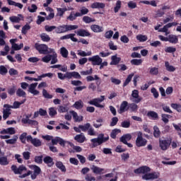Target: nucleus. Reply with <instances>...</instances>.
I'll return each mask as SVG.
<instances>
[{
    "instance_id": "nucleus-1",
    "label": "nucleus",
    "mask_w": 181,
    "mask_h": 181,
    "mask_svg": "<svg viewBox=\"0 0 181 181\" xmlns=\"http://www.w3.org/2000/svg\"><path fill=\"white\" fill-rule=\"evenodd\" d=\"M109 139L110 136H107L104 137V134H100L98 135V138L92 139L90 142H92L93 148H95L99 146V145L104 144V142H107Z\"/></svg>"
},
{
    "instance_id": "nucleus-2",
    "label": "nucleus",
    "mask_w": 181,
    "mask_h": 181,
    "mask_svg": "<svg viewBox=\"0 0 181 181\" xmlns=\"http://www.w3.org/2000/svg\"><path fill=\"white\" fill-rule=\"evenodd\" d=\"M35 48L37 52L40 53V54H50V50H54L53 48H49L47 45L45 44H39L35 43Z\"/></svg>"
},
{
    "instance_id": "nucleus-3",
    "label": "nucleus",
    "mask_w": 181,
    "mask_h": 181,
    "mask_svg": "<svg viewBox=\"0 0 181 181\" xmlns=\"http://www.w3.org/2000/svg\"><path fill=\"white\" fill-rule=\"evenodd\" d=\"M137 138L136 139V145L139 148H141L142 146H146V144H148V141L146 140V139H144V136H142V132H136Z\"/></svg>"
},
{
    "instance_id": "nucleus-4",
    "label": "nucleus",
    "mask_w": 181,
    "mask_h": 181,
    "mask_svg": "<svg viewBox=\"0 0 181 181\" xmlns=\"http://www.w3.org/2000/svg\"><path fill=\"white\" fill-rule=\"evenodd\" d=\"M105 100V96L101 95L100 98H94L88 102L90 105H94L98 108H104V105H101V103Z\"/></svg>"
},
{
    "instance_id": "nucleus-5",
    "label": "nucleus",
    "mask_w": 181,
    "mask_h": 181,
    "mask_svg": "<svg viewBox=\"0 0 181 181\" xmlns=\"http://www.w3.org/2000/svg\"><path fill=\"white\" fill-rule=\"evenodd\" d=\"M130 100L135 104H139L142 101V97L139 96V91L138 90H132Z\"/></svg>"
},
{
    "instance_id": "nucleus-6",
    "label": "nucleus",
    "mask_w": 181,
    "mask_h": 181,
    "mask_svg": "<svg viewBox=\"0 0 181 181\" xmlns=\"http://www.w3.org/2000/svg\"><path fill=\"white\" fill-rule=\"evenodd\" d=\"M11 170L13 171L15 175H22L23 172H26L28 170V168H26L23 165H20L18 168L16 165H11Z\"/></svg>"
},
{
    "instance_id": "nucleus-7",
    "label": "nucleus",
    "mask_w": 181,
    "mask_h": 181,
    "mask_svg": "<svg viewBox=\"0 0 181 181\" xmlns=\"http://www.w3.org/2000/svg\"><path fill=\"white\" fill-rule=\"evenodd\" d=\"M177 23L176 22L169 23L167 25H164L163 28L159 29L158 32L165 33V35L168 36V35L170 34V31H169L170 28H172L173 26H177Z\"/></svg>"
},
{
    "instance_id": "nucleus-8",
    "label": "nucleus",
    "mask_w": 181,
    "mask_h": 181,
    "mask_svg": "<svg viewBox=\"0 0 181 181\" xmlns=\"http://www.w3.org/2000/svg\"><path fill=\"white\" fill-rule=\"evenodd\" d=\"M27 141L30 142L35 148H39V146H42V141L37 138L33 139L32 136L29 135L27 136Z\"/></svg>"
},
{
    "instance_id": "nucleus-9",
    "label": "nucleus",
    "mask_w": 181,
    "mask_h": 181,
    "mask_svg": "<svg viewBox=\"0 0 181 181\" xmlns=\"http://www.w3.org/2000/svg\"><path fill=\"white\" fill-rule=\"evenodd\" d=\"M88 60L92 63L93 66H100L103 62V58L100 57L99 55H95L89 57Z\"/></svg>"
},
{
    "instance_id": "nucleus-10",
    "label": "nucleus",
    "mask_w": 181,
    "mask_h": 181,
    "mask_svg": "<svg viewBox=\"0 0 181 181\" xmlns=\"http://www.w3.org/2000/svg\"><path fill=\"white\" fill-rule=\"evenodd\" d=\"M159 144L162 151H166L170 146V144H172V139L160 140Z\"/></svg>"
},
{
    "instance_id": "nucleus-11",
    "label": "nucleus",
    "mask_w": 181,
    "mask_h": 181,
    "mask_svg": "<svg viewBox=\"0 0 181 181\" xmlns=\"http://www.w3.org/2000/svg\"><path fill=\"white\" fill-rule=\"evenodd\" d=\"M25 103H26V98L23 99L21 102L15 101L13 103V105L5 104L4 107H8V108L10 109L12 108V109L16 110L18 108H21V105H22V104H25Z\"/></svg>"
},
{
    "instance_id": "nucleus-12",
    "label": "nucleus",
    "mask_w": 181,
    "mask_h": 181,
    "mask_svg": "<svg viewBox=\"0 0 181 181\" xmlns=\"http://www.w3.org/2000/svg\"><path fill=\"white\" fill-rule=\"evenodd\" d=\"M36 87H37V83H34L29 85L28 93H30V94H33V95H39L40 92L36 90Z\"/></svg>"
},
{
    "instance_id": "nucleus-13",
    "label": "nucleus",
    "mask_w": 181,
    "mask_h": 181,
    "mask_svg": "<svg viewBox=\"0 0 181 181\" xmlns=\"http://www.w3.org/2000/svg\"><path fill=\"white\" fill-rule=\"evenodd\" d=\"M158 177H159V173H148L142 176L144 180H153L154 179H158Z\"/></svg>"
},
{
    "instance_id": "nucleus-14",
    "label": "nucleus",
    "mask_w": 181,
    "mask_h": 181,
    "mask_svg": "<svg viewBox=\"0 0 181 181\" xmlns=\"http://www.w3.org/2000/svg\"><path fill=\"white\" fill-rule=\"evenodd\" d=\"M29 118H30V116L27 115L25 118H23L21 119V122H23V124H28L29 125H32L33 127H37L39 124L37 121L33 120Z\"/></svg>"
},
{
    "instance_id": "nucleus-15",
    "label": "nucleus",
    "mask_w": 181,
    "mask_h": 181,
    "mask_svg": "<svg viewBox=\"0 0 181 181\" xmlns=\"http://www.w3.org/2000/svg\"><path fill=\"white\" fill-rule=\"evenodd\" d=\"M78 36H81V37H86L88 36H91V34L88 30L84 29H80L75 32Z\"/></svg>"
},
{
    "instance_id": "nucleus-16",
    "label": "nucleus",
    "mask_w": 181,
    "mask_h": 181,
    "mask_svg": "<svg viewBox=\"0 0 181 181\" xmlns=\"http://www.w3.org/2000/svg\"><path fill=\"white\" fill-rule=\"evenodd\" d=\"M90 30L92 32H94V33H101V32H104V28L97 24L90 25Z\"/></svg>"
},
{
    "instance_id": "nucleus-17",
    "label": "nucleus",
    "mask_w": 181,
    "mask_h": 181,
    "mask_svg": "<svg viewBox=\"0 0 181 181\" xmlns=\"http://www.w3.org/2000/svg\"><path fill=\"white\" fill-rule=\"evenodd\" d=\"M125 111H128V102L124 100L121 103L119 110H117V112L119 114H124Z\"/></svg>"
},
{
    "instance_id": "nucleus-18",
    "label": "nucleus",
    "mask_w": 181,
    "mask_h": 181,
    "mask_svg": "<svg viewBox=\"0 0 181 181\" xmlns=\"http://www.w3.org/2000/svg\"><path fill=\"white\" fill-rule=\"evenodd\" d=\"M52 145H57L59 144L61 146H64V145H66V141L60 137H55L54 139H52Z\"/></svg>"
},
{
    "instance_id": "nucleus-19",
    "label": "nucleus",
    "mask_w": 181,
    "mask_h": 181,
    "mask_svg": "<svg viewBox=\"0 0 181 181\" xmlns=\"http://www.w3.org/2000/svg\"><path fill=\"white\" fill-rule=\"evenodd\" d=\"M9 19L12 23H19L21 21L23 20V16H22V14H18V16H13L9 17Z\"/></svg>"
},
{
    "instance_id": "nucleus-20",
    "label": "nucleus",
    "mask_w": 181,
    "mask_h": 181,
    "mask_svg": "<svg viewBox=\"0 0 181 181\" xmlns=\"http://www.w3.org/2000/svg\"><path fill=\"white\" fill-rule=\"evenodd\" d=\"M76 36V34L74 33H71V34H68L66 35H64L62 37H61V40H66L67 39H71V40L72 42H78V40L76 37H74Z\"/></svg>"
},
{
    "instance_id": "nucleus-21",
    "label": "nucleus",
    "mask_w": 181,
    "mask_h": 181,
    "mask_svg": "<svg viewBox=\"0 0 181 181\" xmlns=\"http://www.w3.org/2000/svg\"><path fill=\"white\" fill-rule=\"evenodd\" d=\"M90 8H92V9H104V8H105V4L94 2L91 4Z\"/></svg>"
},
{
    "instance_id": "nucleus-22",
    "label": "nucleus",
    "mask_w": 181,
    "mask_h": 181,
    "mask_svg": "<svg viewBox=\"0 0 181 181\" xmlns=\"http://www.w3.org/2000/svg\"><path fill=\"white\" fill-rule=\"evenodd\" d=\"M50 53L52 54H51V64H56L59 62V59H57V53H56L54 49H50Z\"/></svg>"
},
{
    "instance_id": "nucleus-23",
    "label": "nucleus",
    "mask_w": 181,
    "mask_h": 181,
    "mask_svg": "<svg viewBox=\"0 0 181 181\" xmlns=\"http://www.w3.org/2000/svg\"><path fill=\"white\" fill-rule=\"evenodd\" d=\"M90 169H91L92 172H93L96 175H101V173H103V172H104V170H105L104 168L97 167L95 165H91Z\"/></svg>"
},
{
    "instance_id": "nucleus-24",
    "label": "nucleus",
    "mask_w": 181,
    "mask_h": 181,
    "mask_svg": "<svg viewBox=\"0 0 181 181\" xmlns=\"http://www.w3.org/2000/svg\"><path fill=\"white\" fill-rule=\"evenodd\" d=\"M74 140L76 141V142H78L79 144H83L86 141V136H84V134L81 133L80 134H77L74 137Z\"/></svg>"
},
{
    "instance_id": "nucleus-25",
    "label": "nucleus",
    "mask_w": 181,
    "mask_h": 181,
    "mask_svg": "<svg viewBox=\"0 0 181 181\" xmlns=\"http://www.w3.org/2000/svg\"><path fill=\"white\" fill-rule=\"evenodd\" d=\"M70 114L72 115L75 122H81V121H83V116H78L77 112L74 111H70Z\"/></svg>"
},
{
    "instance_id": "nucleus-26",
    "label": "nucleus",
    "mask_w": 181,
    "mask_h": 181,
    "mask_svg": "<svg viewBox=\"0 0 181 181\" xmlns=\"http://www.w3.org/2000/svg\"><path fill=\"white\" fill-rule=\"evenodd\" d=\"M86 80L87 81H94V80H96V84L98 86H100V84H101V81H100V77H98V76L95 75L94 77L91 76H88L86 77Z\"/></svg>"
},
{
    "instance_id": "nucleus-27",
    "label": "nucleus",
    "mask_w": 181,
    "mask_h": 181,
    "mask_svg": "<svg viewBox=\"0 0 181 181\" xmlns=\"http://www.w3.org/2000/svg\"><path fill=\"white\" fill-rule=\"evenodd\" d=\"M4 109L3 110V119H7L9 118V115H11V109L9 107H4Z\"/></svg>"
},
{
    "instance_id": "nucleus-28",
    "label": "nucleus",
    "mask_w": 181,
    "mask_h": 181,
    "mask_svg": "<svg viewBox=\"0 0 181 181\" xmlns=\"http://www.w3.org/2000/svg\"><path fill=\"white\" fill-rule=\"evenodd\" d=\"M168 42L173 45H176L179 42V38H177V35H168Z\"/></svg>"
},
{
    "instance_id": "nucleus-29",
    "label": "nucleus",
    "mask_w": 181,
    "mask_h": 181,
    "mask_svg": "<svg viewBox=\"0 0 181 181\" xmlns=\"http://www.w3.org/2000/svg\"><path fill=\"white\" fill-rule=\"evenodd\" d=\"M67 32L66 25H59L56 27L55 33L60 34V33H66Z\"/></svg>"
},
{
    "instance_id": "nucleus-30",
    "label": "nucleus",
    "mask_w": 181,
    "mask_h": 181,
    "mask_svg": "<svg viewBox=\"0 0 181 181\" xmlns=\"http://www.w3.org/2000/svg\"><path fill=\"white\" fill-rule=\"evenodd\" d=\"M132 136L130 134H124L120 138V142L122 144H127L128 141H131Z\"/></svg>"
},
{
    "instance_id": "nucleus-31",
    "label": "nucleus",
    "mask_w": 181,
    "mask_h": 181,
    "mask_svg": "<svg viewBox=\"0 0 181 181\" xmlns=\"http://www.w3.org/2000/svg\"><path fill=\"white\" fill-rule=\"evenodd\" d=\"M112 62H110L111 66H116V64H118L119 62H121V58L117 57V55H114L112 57Z\"/></svg>"
},
{
    "instance_id": "nucleus-32",
    "label": "nucleus",
    "mask_w": 181,
    "mask_h": 181,
    "mask_svg": "<svg viewBox=\"0 0 181 181\" xmlns=\"http://www.w3.org/2000/svg\"><path fill=\"white\" fill-rule=\"evenodd\" d=\"M60 54L62 57H64V59H67V57H69V50H67L64 47L60 48Z\"/></svg>"
},
{
    "instance_id": "nucleus-33",
    "label": "nucleus",
    "mask_w": 181,
    "mask_h": 181,
    "mask_svg": "<svg viewBox=\"0 0 181 181\" xmlns=\"http://www.w3.org/2000/svg\"><path fill=\"white\" fill-rule=\"evenodd\" d=\"M147 117H148V118H152V119H158L159 118V116L156 112L154 111L148 112Z\"/></svg>"
},
{
    "instance_id": "nucleus-34",
    "label": "nucleus",
    "mask_w": 181,
    "mask_h": 181,
    "mask_svg": "<svg viewBox=\"0 0 181 181\" xmlns=\"http://www.w3.org/2000/svg\"><path fill=\"white\" fill-rule=\"evenodd\" d=\"M18 136H13L12 139L6 140V144H8V145H15L18 141Z\"/></svg>"
},
{
    "instance_id": "nucleus-35",
    "label": "nucleus",
    "mask_w": 181,
    "mask_h": 181,
    "mask_svg": "<svg viewBox=\"0 0 181 181\" xmlns=\"http://www.w3.org/2000/svg\"><path fill=\"white\" fill-rule=\"evenodd\" d=\"M43 160L48 166H53V158L52 157L47 156L44 158Z\"/></svg>"
},
{
    "instance_id": "nucleus-36",
    "label": "nucleus",
    "mask_w": 181,
    "mask_h": 181,
    "mask_svg": "<svg viewBox=\"0 0 181 181\" xmlns=\"http://www.w3.org/2000/svg\"><path fill=\"white\" fill-rule=\"evenodd\" d=\"M91 54H93V52H91V51L86 52L85 51H83V50H78V55L81 56V57H86L87 56H91Z\"/></svg>"
},
{
    "instance_id": "nucleus-37",
    "label": "nucleus",
    "mask_w": 181,
    "mask_h": 181,
    "mask_svg": "<svg viewBox=\"0 0 181 181\" xmlns=\"http://www.w3.org/2000/svg\"><path fill=\"white\" fill-rule=\"evenodd\" d=\"M16 95L18 97H23V98H26V92L23 90L22 88H18L16 90Z\"/></svg>"
},
{
    "instance_id": "nucleus-38",
    "label": "nucleus",
    "mask_w": 181,
    "mask_h": 181,
    "mask_svg": "<svg viewBox=\"0 0 181 181\" xmlns=\"http://www.w3.org/2000/svg\"><path fill=\"white\" fill-rule=\"evenodd\" d=\"M57 168L62 170V172H66V166L63 165V163L62 161H57L55 163Z\"/></svg>"
},
{
    "instance_id": "nucleus-39",
    "label": "nucleus",
    "mask_w": 181,
    "mask_h": 181,
    "mask_svg": "<svg viewBox=\"0 0 181 181\" xmlns=\"http://www.w3.org/2000/svg\"><path fill=\"white\" fill-rule=\"evenodd\" d=\"M165 69L168 71L173 72L176 70V68H175V66L170 65V64H169V62H165Z\"/></svg>"
},
{
    "instance_id": "nucleus-40",
    "label": "nucleus",
    "mask_w": 181,
    "mask_h": 181,
    "mask_svg": "<svg viewBox=\"0 0 181 181\" xmlns=\"http://www.w3.org/2000/svg\"><path fill=\"white\" fill-rule=\"evenodd\" d=\"M0 165L3 166H6V165H9L8 157L6 156L0 157Z\"/></svg>"
},
{
    "instance_id": "nucleus-41",
    "label": "nucleus",
    "mask_w": 181,
    "mask_h": 181,
    "mask_svg": "<svg viewBox=\"0 0 181 181\" xmlns=\"http://www.w3.org/2000/svg\"><path fill=\"white\" fill-rule=\"evenodd\" d=\"M74 108H76V110H81V108H83V107H84V103H83L82 100L76 101L74 104Z\"/></svg>"
},
{
    "instance_id": "nucleus-42",
    "label": "nucleus",
    "mask_w": 181,
    "mask_h": 181,
    "mask_svg": "<svg viewBox=\"0 0 181 181\" xmlns=\"http://www.w3.org/2000/svg\"><path fill=\"white\" fill-rule=\"evenodd\" d=\"M87 13H88V8L82 7L80 10V12H77V16L81 17L83 16V15H87Z\"/></svg>"
},
{
    "instance_id": "nucleus-43",
    "label": "nucleus",
    "mask_w": 181,
    "mask_h": 181,
    "mask_svg": "<svg viewBox=\"0 0 181 181\" xmlns=\"http://www.w3.org/2000/svg\"><path fill=\"white\" fill-rule=\"evenodd\" d=\"M136 39H137V40H139V42H146V40H148V36L146 35H144L142 34H139L138 35H136Z\"/></svg>"
},
{
    "instance_id": "nucleus-44",
    "label": "nucleus",
    "mask_w": 181,
    "mask_h": 181,
    "mask_svg": "<svg viewBox=\"0 0 181 181\" xmlns=\"http://www.w3.org/2000/svg\"><path fill=\"white\" fill-rule=\"evenodd\" d=\"M128 110H130L132 112H136L138 111V105H136L135 103H131L129 105Z\"/></svg>"
},
{
    "instance_id": "nucleus-45",
    "label": "nucleus",
    "mask_w": 181,
    "mask_h": 181,
    "mask_svg": "<svg viewBox=\"0 0 181 181\" xmlns=\"http://www.w3.org/2000/svg\"><path fill=\"white\" fill-rule=\"evenodd\" d=\"M149 74H151V76H158V74H159V69L151 67L150 68Z\"/></svg>"
},
{
    "instance_id": "nucleus-46",
    "label": "nucleus",
    "mask_w": 181,
    "mask_h": 181,
    "mask_svg": "<svg viewBox=\"0 0 181 181\" xmlns=\"http://www.w3.org/2000/svg\"><path fill=\"white\" fill-rule=\"evenodd\" d=\"M40 37L42 42H50V37L46 33H42Z\"/></svg>"
},
{
    "instance_id": "nucleus-47",
    "label": "nucleus",
    "mask_w": 181,
    "mask_h": 181,
    "mask_svg": "<svg viewBox=\"0 0 181 181\" xmlns=\"http://www.w3.org/2000/svg\"><path fill=\"white\" fill-rule=\"evenodd\" d=\"M52 60V54H47V55L44 56L41 61L43 62V63H49Z\"/></svg>"
},
{
    "instance_id": "nucleus-48",
    "label": "nucleus",
    "mask_w": 181,
    "mask_h": 181,
    "mask_svg": "<svg viewBox=\"0 0 181 181\" xmlns=\"http://www.w3.org/2000/svg\"><path fill=\"white\" fill-rule=\"evenodd\" d=\"M103 122H104L103 119H98L96 122H93V127L95 128H100V127H103Z\"/></svg>"
},
{
    "instance_id": "nucleus-49",
    "label": "nucleus",
    "mask_w": 181,
    "mask_h": 181,
    "mask_svg": "<svg viewBox=\"0 0 181 181\" xmlns=\"http://www.w3.org/2000/svg\"><path fill=\"white\" fill-rule=\"evenodd\" d=\"M91 127V124L90 123H86L84 125H79V128L81 130L83 131V132H86V131H88Z\"/></svg>"
},
{
    "instance_id": "nucleus-50",
    "label": "nucleus",
    "mask_w": 181,
    "mask_h": 181,
    "mask_svg": "<svg viewBox=\"0 0 181 181\" xmlns=\"http://www.w3.org/2000/svg\"><path fill=\"white\" fill-rule=\"evenodd\" d=\"M153 131L155 138H159V136H160V130H159V127H158V126H154Z\"/></svg>"
},
{
    "instance_id": "nucleus-51",
    "label": "nucleus",
    "mask_w": 181,
    "mask_h": 181,
    "mask_svg": "<svg viewBox=\"0 0 181 181\" xmlns=\"http://www.w3.org/2000/svg\"><path fill=\"white\" fill-rule=\"evenodd\" d=\"M49 117H54L55 115H57V110H56V107H49Z\"/></svg>"
},
{
    "instance_id": "nucleus-52",
    "label": "nucleus",
    "mask_w": 181,
    "mask_h": 181,
    "mask_svg": "<svg viewBox=\"0 0 181 181\" xmlns=\"http://www.w3.org/2000/svg\"><path fill=\"white\" fill-rule=\"evenodd\" d=\"M119 132H121L120 129H113L110 134L111 138H112L113 139H115V138H117V135H118Z\"/></svg>"
},
{
    "instance_id": "nucleus-53",
    "label": "nucleus",
    "mask_w": 181,
    "mask_h": 181,
    "mask_svg": "<svg viewBox=\"0 0 181 181\" xmlns=\"http://www.w3.org/2000/svg\"><path fill=\"white\" fill-rule=\"evenodd\" d=\"M66 28V32H70V30H76L78 28L77 25H65Z\"/></svg>"
},
{
    "instance_id": "nucleus-54",
    "label": "nucleus",
    "mask_w": 181,
    "mask_h": 181,
    "mask_svg": "<svg viewBox=\"0 0 181 181\" xmlns=\"http://www.w3.org/2000/svg\"><path fill=\"white\" fill-rule=\"evenodd\" d=\"M57 16H63V15H64V12H66L67 8H57Z\"/></svg>"
},
{
    "instance_id": "nucleus-55",
    "label": "nucleus",
    "mask_w": 181,
    "mask_h": 181,
    "mask_svg": "<svg viewBox=\"0 0 181 181\" xmlns=\"http://www.w3.org/2000/svg\"><path fill=\"white\" fill-rule=\"evenodd\" d=\"M69 111V108L66 106L59 105L58 106V112L64 113Z\"/></svg>"
},
{
    "instance_id": "nucleus-56",
    "label": "nucleus",
    "mask_w": 181,
    "mask_h": 181,
    "mask_svg": "<svg viewBox=\"0 0 181 181\" xmlns=\"http://www.w3.org/2000/svg\"><path fill=\"white\" fill-rule=\"evenodd\" d=\"M122 128H129L131 127V121L129 119L124 120L121 123Z\"/></svg>"
},
{
    "instance_id": "nucleus-57",
    "label": "nucleus",
    "mask_w": 181,
    "mask_h": 181,
    "mask_svg": "<svg viewBox=\"0 0 181 181\" xmlns=\"http://www.w3.org/2000/svg\"><path fill=\"white\" fill-rule=\"evenodd\" d=\"M131 64H133V66H141V64H142V59H132Z\"/></svg>"
},
{
    "instance_id": "nucleus-58",
    "label": "nucleus",
    "mask_w": 181,
    "mask_h": 181,
    "mask_svg": "<svg viewBox=\"0 0 181 181\" xmlns=\"http://www.w3.org/2000/svg\"><path fill=\"white\" fill-rule=\"evenodd\" d=\"M83 21L85 22V23H91V22H95V19H93V18H91L90 17L85 16L83 17Z\"/></svg>"
},
{
    "instance_id": "nucleus-59",
    "label": "nucleus",
    "mask_w": 181,
    "mask_h": 181,
    "mask_svg": "<svg viewBox=\"0 0 181 181\" xmlns=\"http://www.w3.org/2000/svg\"><path fill=\"white\" fill-rule=\"evenodd\" d=\"M80 16L77 15V12L74 13V12H71L69 16L67 18V19H69V21H76V18H78Z\"/></svg>"
},
{
    "instance_id": "nucleus-60",
    "label": "nucleus",
    "mask_w": 181,
    "mask_h": 181,
    "mask_svg": "<svg viewBox=\"0 0 181 181\" xmlns=\"http://www.w3.org/2000/svg\"><path fill=\"white\" fill-rule=\"evenodd\" d=\"M161 117H162V121H163L165 124H168V122H169V118H171L172 117L169 115L163 114L161 115Z\"/></svg>"
},
{
    "instance_id": "nucleus-61",
    "label": "nucleus",
    "mask_w": 181,
    "mask_h": 181,
    "mask_svg": "<svg viewBox=\"0 0 181 181\" xmlns=\"http://www.w3.org/2000/svg\"><path fill=\"white\" fill-rule=\"evenodd\" d=\"M165 53H175L176 52V47H167L165 49Z\"/></svg>"
},
{
    "instance_id": "nucleus-62",
    "label": "nucleus",
    "mask_w": 181,
    "mask_h": 181,
    "mask_svg": "<svg viewBox=\"0 0 181 181\" xmlns=\"http://www.w3.org/2000/svg\"><path fill=\"white\" fill-rule=\"evenodd\" d=\"M22 47H23V43H21L20 45L13 44L11 46V49H13V50H21V49H22Z\"/></svg>"
},
{
    "instance_id": "nucleus-63",
    "label": "nucleus",
    "mask_w": 181,
    "mask_h": 181,
    "mask_svg": "<svg viewBox=\"0 0 181 181\" xmlns=\"http://www.w3.org/2000/svg\"><path fill=\"white\" fill-rule=\"evenodd\" d=\"M171 107L174 110H177L178 112H181V105L173 103L171 104Z\"/></svg>"
},
{
    "instance_id": "nucleus-64",
    "label": "nucleus",
    "mask_w": 181,
    "mask_h": 181,
    "mask_svg": "<svg viewBox=\"0 0 181 181\" xmlns=\"http://www.w3.org/2000/svg\"><path fill=\"white\" fill-rule=\"evenodd\" d=\"M127 6L130 9H135V8H136V2H134L133 1H130L128 2Z\"/></svg>"
}]
</instances>
